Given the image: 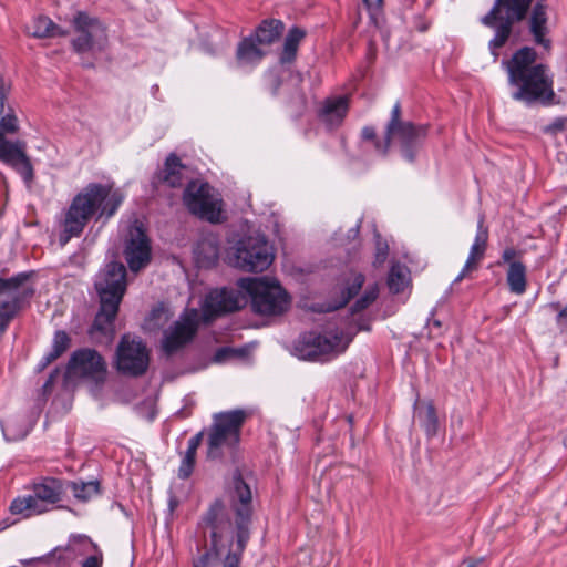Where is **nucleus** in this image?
I'll use <instances>...</instances> for the list:
<instances>
[{
  "instance_id": "11",
  "label": "nucleus",
  "mask_w": 567,
  "mask_h": 567,
  "mask_svg": "<svg viewBox=\"0 0 567 567\" xmlns=\"http://www.w3.org/2000/svg\"><path fill=\"white\" fill-rule=\"evenodd\" d=\"M183 202L193 215L212 223L219 220L221 199L208 183L189 182L185 188Z\"/></svg>"
},
{
  "instance_id": "5",
  "label": "nucleus",
  "mask_w": 567,
  "mask_h": 567,
  "mask_svg": "<svg viewBox=\"0 0 567 567\" xmlns=\"http://www.w3.org/2000/svg\"><path fill=\"white\" fill-rule=\"evenodd\" d=\"M533 0H496L491 11L482 18V23L494 29L495 34L488 47L496 60L497 50L508 41L516 22L525 19Z\"/></svg>"
},
{
  "instance_id": "39",
  "label": "nucleus",
  "mask_w": 567,
  "mask_h": 567,
  "mask_svg": "<svg viewBox=\"0 0 567 567\" xmlns=\"http://www.w3.org/2000/svg\"><path fill=\"white\" fill-rule=\"evenodd\" d=\"M364 275L361 272H354L352 274L350 280L347 282L346 286V301L358 295L360 289L362 288V285L364 282Z\"/></svg>"
},
{
  "instance_id": "48",
  "label": "nucleus",
  "mask_w": 567,
  "mask_h": 567,
  "mask_svg": "<svg viewBox=\"0 0 567 567\" xmlns=\"http://www.w3.org/2000/svg\"><path fill=\"white\" fill-rule=\"evenodd\" d=\"M475 269H466V264L464 265L462 271L460 272V275L456 277L455 281L458 282L461 281L463 278H465L470 272L474 271Z\"/></svg>"
},
{
  "instance_id": "15",
  "label": "nucleus",
  "mask_w": 567,
  "mask_h": 567,
  "mask_svg": "<svg viewBox=\"0 0 567 567\" xmlns=\"http://www.w3.org/2000/svg\"><path fill=\"white\" fill-rule=\"evenodd\" d=\"M247 305V296L236 289H214L205 297L203 303V316L205 320L227 312H234Z\"/></svg>"
},
{
  "instance_id": "26",
  "label": "nucleus",
  "mask_w": 567,
  "mask_h": 567,
  "mask_svg": "<svg viewBox=\"0 0 567 567\" xmlns=\"http://www.w3.org/2000/svg\"><path fill=\"white\" fill-rule=\"evenodd\" d=\"M488 241V230L484 227V217L481 216L477 224V233L471 246L466 260V269H477L484 258Z\"/></svg>"
},
{
  "instance_id": "4",
  "label": "nucleus",
  "mask_w": 567,
  "mask_h": 567,
  "mask_svg": "<svg viewBox=\"0 0 567 567\" xmlns=\"http://www.w3.org/2000/svg\"><path fill=\"white\" fill-rule=\"evenodd\" d=\"M6 91L0 79V161L13 168L21 175L25 184L30 185L34 173L30 158L25 154L27 144L23 141L10 142L4 133L13 134L18 132L19 124L14 114L4 115Z\"/></svg>"
},
{
  "instance_id": "23",
  "label": "nucleus",
  "mask_w": 567,
  "mask_h": 567,
  "mask_svg": "<svg viewBox=\"0 0 567 567\" xmlns=\"http://www.w3.org/2000/svg\"><path fill=\"white\" fill-rule=\"evenodd\" d=\"M349 110V99L346 95L327 97L319 110L320 120L331 128L342 124Z\"/></svg>"
},
{
  "instance_id": "33",
  "label": "nucleus",
  "mask_w": 567,
  "mask_h": 567,
  "mask_svg": "<svg viewBox=\"0 0 567 567\" xmlns=\"http://www.w3.org/2000/svg\"><path fill=\"white\" fill-rule=\"evenodd\" d=\"M400 117H401V106H400V103H395V105L393 106V109L391 111V118L386 125L384 141L377 142V150L382 155H386V153L390 148L391 141H392V134L395 132V128L405 123V122H402L400 120Z\"/></svg>"
},
{
  "instance_id": "16",
  "label": "nucleus",
  "mask_w": 567,
  "mask_h": 567,
  "mask_svg": "<svg viewBox=\"0 0 567 567\" xmlns=\"http://www.w3.org/2000/svg\"><path fill=\"white\" fill-rule=\"evenodd\" d=\"M231 505L237 514V526L239 529L238 544L244 547V526L248 523L251 514V491L241 475L236 473L229 489Z\"/></svg>"
},
{
  "instance_id": "7",
  "label": "nucleus",
  "mask_w": 567,
  "mask_h": 567,
  "mask_svg": "<svg viewBox=\"0 0 567 567\" xmlns=\"http://www.w3.org/2000/svg\"><path fill=\"white\" fill-rule=\"evenodd\" d=\"M248 417L243 409L214 414L213 424L208 431L207 457L220 458L226 452H231L239 443L240 430Z\"/></svg>"
},
{
  "instance_id": "30",
  "label": "nucleus",
  "mask_w": 567,
  "mask_h": 567,
  "mask_svg": "<svg viewBox=\"0 0 567 567\" xmlns=\"http://www.w3.org/2000/svg\"><path fill=\"white\" fill-rule=\"evenodd\" d=\"M202 440L203 432L197 433L188 440L187 449L178 467V477L185 480L192 475L195 466L197 450L202 444Z\"/></svg>"
},
{
  "instance_id": "3",
  "label": "nucleus",
  "mask_w": 567,
  "mask_h": 567,
  "mask_svg": "<svg viewBox=\"0 0 567 567\" xmlns=\"http://www.w3.org/2000/svg\"><path fill=\"white\" fill-rule=\"evenodd\" d=\"M95 289L100 297V310L94 319L91 333L99 331L105 336L114 332V319L126 291V269L123 264L112 261L99 272Z\"/></svg>"
},
{
  "instance_id": "51",
  "label": "nucleus",
  "mask_w": 567,
  "mask_h": 567,
  "mask_svg": "<svg viewBox=\"0 0 567 567\" xmlns=\"http://www.w3.org/2000/svg\"><path fill=\"white\" fill-rule=\"evenodd\" d=\"M360 329L361 330H370L369 326H361Z\"/></svg>"
},
{
  "instance_id": "38",
  "label": "nucleus",
  "mask_w": 567,
  "mask_h": 567,
  "mask_svg": "<svg viewBox=\"0 0 567 567\" xmlns=\"http://www.w3.org/2000/svg\"><path fill=\"white\" fill-rule=\"evenodd\" d=\"M70 347V338L64 331H56L53 338L52 357H60Z\"/></svg>"
},
{
  "instance_id": "49",
  "label": "nucleus",
  "mask_w": 567,
  "mask_h": 567,
  "mask_svg": "<svg viewBox=\"0 0 567 567\" xmlns=\"http://www.w3.org/2000/svg\"><path fill=\"white\" fill-rule=\"evenodd\" d=\"M564 320H567V305L558 312L557 315V322H561Z\"/></svg>"
},
{
  "instance_id": "8",
  "label": "nucleus",
  "mask_w": 567,
  "mask_h": 567,
  "mask_svg": "<svg viewBox=\"0 0 567 567\" xmlns=\"http://www.w3.org/2000/svg\"><path fill=\"white\" fill-rule=\"evenodd\" d=\"M350 342L351 338L338 331L307 332L296 341L293 351L302 360L328 361L344 352Z\"/></svg>"
},
{
  "instance_id": "28",
  "label": "nucleus",
  "mask_w": 567,
  "mask_h": 567,
  "mask_svg": "<svg viewBox=\"0 0 567 567\" xmlns=\"http://www.w3.org/2000/svg\"><path fill=\"white\" fill-rule=\"evenodd\" d=\"M28 33L38 39L65 37L69 34L68 31L62 30L50 18L42 16L33 19L28 28Z\"/></svg>"
},
{
  "instance_id": "47",
  "label": "nucleus",
  "mask_w": 567,
  "mask_h": 567,
  "mask_svg": "<svg viewBox=\"0 0 567 567\" xmlns=\"http://www.w3.org/2000/svg\"><path fill=\"white\" fill-rule=\"evenodd\" d=\"M58 374H59V371H58V370H55L54 372H52V373L50 374L49 379L47 380V382H45V383H44V385H43V388H44V390H45V391H48V390H50V389H51V386H52V384H53V382H54V379H55V377H56Z\"/></svg>"
},
{
  "instance_id": "21",
  "label": "nucleus",
  "mask_w": 567,
  "mask_h": 567,
  "mask_svg": "<svg viewBox=\"0 0 567 567\" xmlns=\"http://www.w3.org/2000/svg\"><path fill=\"white\" fill-rule=\"evenodd\" d=\"M528 30L533 37V41L549 51L551 41L548 38V14L547 4L543 0H538L532 8L528 18Z\"/></svg>"
},
{
  "instance_id": "42",
  "label": "nucleus",
  "mask_w": 567,
  "mask_h": 567,
  "mask_svg": "<svg viewBox=\"0 0 567 567\" xmlns=\"http://www.w3.org/2000/svg\"><path fill=\"white\" fill-rule=\"evenodd\" d=\"M389 254V246L385 240H383L379 235L375 236V256L373 265L375 267L382 266Z\"/></svg>"
},
{
  "instance_id": "31",
  "label": "nucleus",
  "mask_w": 567,
  "mask_h": 567,
  "mask_svg": "<svg viewBox=\"0 0 567 567\" xmlns=\"http://www.w3.org/2000/svg\"><path fill=\"white\" fill-rule=\"evenodd\" d=\"M506 281L509 291L523 295L527 289V268L524 264H513L507 268Z\"/></svg>"
},
{
  "instance_id": "46",
  "label": "nucleus",
  "mask_w": 567,
  "mask_h": 567,
  "mask_svg": "<svg viewBox=\"0 0 567 567\" xmlns=\"http://www.w3.org/2000/svg\"><path fill=\"white\" fill-rule=\"evenodd\" d=\"M58 357H52V353L49 352L48 354H45L42 360L40 361L39 363V367H38V370L39 371H42L44 370L49 364H51L54 360H56Z\"/></svg>"
},
{
  "instance_id": "32",
  "label": "nucleus",
  "mask_w": 567,
  "mask_h": 567,
  "mask_svg": "<svg viewBox=\"0 0 567 567\" xmlns=\"http://www.w3.org/2000/svg\"><path fill=\"white\" fill-rule=\"evenodd\" d=\"M409 284L410 270L408 267L401 264H393L388 277V286L390 291L393 293H400L404 291Z\"/></svg>"
},
{
  "instance_id": "17",
  "label": "nucleus",
  "mask_w": 567,
  "mask_h": 567,
  "mask_svg": "<svg viewBox=\"0 0 567 567\" xmlns=\"http://www.w3.org/2000/svg\"><path fill=\"white\" fill-rule=\"evenodd\" d=\"M124 256L130 269L137 272L151 261V245L141 225L128 230Z\"/></svg>"
},
{
  "instance_id": "29",
  "label": "nucleus",
  "mask_w": 567,
  "mask_h": 567,
  "mask_svg": "<svg viewBox=\"0 0 567 567\" xmlns=\"http://www.w3.org/2000/svg\"><path fill=\"white\" fill-rule=\"evenodd\" d=\"M306 31L301 28H291L284 41V48L280 54V63H291L295 61L300 42L305 39Z\"/></svg>"
},
{
  "instance_id": "43",
  "label": "nucleus",
  "mask_w": 567,
  "mask_h": 567,
  "mask_svg": "<svg viewBox=\"0 0 567 567\" xmlns=\"http://www.w3.org/2000/svg\"><path fill=\"white\" fill-rule=\"evenodd\" d=\"M206 246L209 247L208 258L212 261H216L218 259L219 250L215 238H206L198 245V250H203Z\"/></svg>"
},
{
  "instance_id": "6",
  "label": "nucleus",
  "mask_w": 567,
  "mask_h": 567,
  "mask_svg": "<svg viewBox=\"0 0 567 567\" xmlns=\"http://www.w3.org/2000/svg\"><path fill=\"white\" fill-rule=\"evenodd\" d=\"M238 287L250 299L254 312L261 316H280L290 307V298L275 280L262 278H241Z\"/></svg>"
},
{
  "instance_id": "2",
  "label": "nucleus",
  "mask_w": 567,
  "mask_h": 567,
  "mask_svg": "<svg viewBox=\"0 0 567 567\" xmlns=\"http://www.w3.org/2000/svg\"><path fill=\"white\" fill-rule=\"evenodd\" d=\"M536 51L524 47L516 51L509 61L504 62L509 83L518 89L513 93V99L528 104H551L555 97L553 75L546 64H536Z\"/></svg>"
},
{
  "instance_id": "36",
  "label": "nucleus",
  "mask_w": 567,
  "mask_h": 567,
  "mask_svg": "<svg viewBox=\"0 0 567 567\" xmlns=\"http://www.w3.org/2000/svg\"><path fill=\"white\" fill-rule=\"evenodd\" d=\"M2 432L4 437L8 441H18L23 439L28 432L29 429L27 425H18L16 420H7L1 424Z\"/></svg>"
},
{
  "instance_id": "24",
  "label": "nucleus",
  "mask_w": 567,
  "mask_h": 567,
  "mask_svg": "<svg viewBox=\"0 0 567 567\" xmlns=\"http://www.w3.org/2000/svg\"><path fill=\"white\" fill-rule=\"evenodd\" d=\"M156 178L158 183L168 187H181L188 179L187 167L182 164L175 154H171Z\"/></svg>"
},
{
  "instance_id": "9",
  "label": "nucleus",
  "mask_w": 567,
  "mask_h": 567,
  "mask_svg": "<svg viewBox=\"0 0 567 567\" xmlns=\"http://www.w3.org/2000/svg\"><path fill=\"white\" fill-rule=\"evenodd\" d=\"M62 494L63 486L60 480L42 478L33 484L32 494L12 501L10 512L24 518L43 514L61 501Z\"/></svg>"
},
{
  "instance_id": "18",
  "label": "nucleus",
  "mask_w": 567,
  "mask_h": 567,
  "mask_svg": "<svg viewBox=\"0 0 567 567\" xmlns=\"http://www.w3.org/2000/svg\"><path fill=\"white\" fill-rule=\"evenodd\" d=\"M204 525L210 529L212 551L219 555V544L231 529V522L221 502L216 501L203 517Z\"/></svg>"
},
{
  "instance_id": "50",
  "label": "nucleus",
  "mask_w": 567,
  "mask_h": 567,
  "mask_svg": "<svg viewBox=\"0 0 567 567\" xmlns=\"http://www.w3.org/2000/svg\"><path fill=\"white\" fill-rule=\"evenodd\" d=\"M363 2L368 6V7H378L381 4L382 0H363Z\"/></svg>"
},
{
  "instance_id": "34",
  "label": "nucleus",
  "mask_w": 567,
  "mask_h": 567,
  "mask_svg": "<svg viewBox=\"0 0 567 567\" xmlns=\"http://www.w3.org/2000/svg\"><path fill=\"white\" fill-rule=\"evenodd\" d=\"M417 417L427 435L433 436L437 432V415L432 402H426L417 411Z\"/></svg>"
},
{
  "instance_id": "35",
  "label": "nucleus",
  "mask_w": 567,
  "mask_h": 567,
  "mask_svg": "<svg viewBox=\"0 0 567 567\" xmlns=\"http://www.w3.org/2000/svg\"><path fill=\"white\" fill-rule=\"evenodd\" d=\"M71 491L74 497L85 502L100 493V484L97 481L73 482L71 483Z\"/></svg>"
},
{
  "instance_id": "13",
  "label": "nucleus",
  "mask_w": 567,
  "mask_h": 567,
  "mask_svg": "<svg viewBox=\"0 0 567 567\" xmlns=\"http://www.w3.org/2000/svg\"><path fill=\"white\" fill-rule=\"evenodd\" d=\"M150 354L140 338L123 336L116 351V367L124 374L137 377L146 372Z\"/></svg>"
},
{
  "instance_id": "14",
  "label": "nucleus",
  "mask_w": 567,
  "mask_h": 567,
  "mask_svg": "<svg viewBox=\"0 0 567 567\" xmlns=\"http://www.w3.org/2000/svg\"><path fill=\"white\" fill-rule=\"evenodd\" d=\"M65 377L84 378L95 383L103 382L106 377V362L94 349L78 350L70 358Z\"/></svg>"
},
{
  "instance_id": "10",
  "label": "nucleus",
  "mask_w": 567,
  "mask_h": 567,
  "mask_svg": "<svg viewBox=\"0 0 567 567\" xmlns=\"http://www.w3.org/2000/svg\"><path fill=\"white\" fill-rule=\"evenodd\" d=\"M274 251L264 235L257 234L240 239L230 257V262L244 271H264L274 260Z\"/></svg>"
},
{
  "instance_id": "52",
  "label": "nucleus",
  "mask_w": 567,
  "mask_h": 567,
  "mask_svg": "<svg viewBox=\"0 0 567 567\" xmlns=\"http://www.w3.org/2000/svg\"><path fill=\"white\" fill-rule=\"evenodd\" d=\"M468 567H475V565L474 564H468Z\"/></svg>"
},
{
  "instance_id": "19",
  "label": "nucleus",
  "mask_w": 567,
  "mask_h": 567,
  "mask_svg": "<svg viewBox=\"0 0 567 567\" xmlns=\"http://www.w3.org/2000/svg\"><path fill=\"white\" fill-rule=\"evenodd\" d=\"M196 317L197 312L193 310L192 316L182 317L166 331L163 340V349L166 353L171 354L177 351L193 339L197 329Z\"/></svg>"
},
{
  "instance_id": "1",
  "label": "nucleus",
  "mask_w": 567,
  "mask_h": 567,
  "mask_svg": "<svg viewBox=\"0 0 567 567\" xmlns=\"http://www.w3.org/2000/svg\"><path fill=\"white\" fill-rule=\"evenodd\" d=\"M123 195L111 185L90 183L72 199L60 221L62 228L59 243L65 246L71 238L79 237L91 218H111L123 202Z\"/></svg>"
},
{
  "instance_id": "44",
  "label": "nucleus",
  "mask_w": 567,
  "mask_h": 567,
  "mask_svg": "<svg viewBox=\"0 0 567 567\" xmlns=\"http://www.w3.org/2000/svg\"><path fill=\"white\" fill-rule=\"evenodd\" d=\"M361 137L362 140L364 141H371L374 145V150L377 153H379L380 155H382L378 150H377V142H381L380 140L377 138V134H375V130L374 127L372 126H364L361 131Z\"/></svg>"
},
{
  "instance_id": "12",
  "label": "nucleus",
  "mask_w": 567,
  "mask_h": 567,
  "mask_svg": "<svg viewBox=\"0 0 567 567\" xmlns=\"http://www.w3.org/2000/svg\"><path fill=\"white\" fill-rule=\"evenodd\" d=\"M72 24L75 32L72 45L76 52L103 51L107 45L106 27L97 18L80 11L74 16Z\"/></svg>"
},
{
  "instance_id": "25",
  "label": "nucleus",
  "mask_w": 567,
  "mask_h": 567,
  "mask_svg": "<svg viewBox=\"0 0 567 567\" xmlns=\"http://www.w3.org/2000/svg\"><path fill=\"white\" fill-rule=\"evenodd\" d=\"M266 51L259 45L252 35L244 38L237 45L236 61L238 65H256L264 56Z\"/></svg>"
},
{
  "instance_id": "22",
  "label": "nucleus",
  "mask_w": 567,
  "mask_h": 567,
  "mask_svg": "<svg viewBox=\"0 0 567 567\" xmlns=\"http://www.w3.org/2000/svg\"><path fill=\"white\" fill-rule=\"evenodd\" d=\"M426 136V127L416 126L411 122H406L395 128L392 140H396L401 145L402 155L408 161L414 159L413 147H415Z\"/></svg>"
},
{
  "instance_id": "40",
  "label": "nucleus",
  "mask_w": 567,
  "mask_h": 567,
  "mask_svg": "<svg viewBox=\"0 0 567 567\" xmlns=\"http://www.w3.org/2000/svg\"><path fill=\"white\" fill-rule=\"evenodd\" d=\"M212 558V553L204 554L197 561L194 563V567H208L209 560ZM239 566V556L236 554H228L224 567H238Z\"/></svg>"
},
{
  "instance_id": "20",
  "label": "nucleus",
  "mask_w": 567,
  "mask_h": 567,
  "mask_svg": "<svg viewBox=\"0 0 567 567\" xmlns=\"http://www.w3.org/2000/svg\"><path fill=\"white\" fill-rule=\"evenodd\" d=\"M33 293L34 288L30 284V274L20 272L8 279L0 278V296H8L7 301L14 302L20 308Z\"/></svg>"
},
{
  "instance_id": "27",
  "label": "nucleus",
  "mask_w": 567,
  "mask_h": 567,
  "mask_svg": "<svg viewBox=\"0 0 567 567\" xmlns=\"http://www.w3.org/2000/svg\"><path fill=\"white\" fill-rule=\"evenodd\" d=\"M285 29L282 21L277 19H266L260 22L251 34L259 45L268 47L279 40Z\"/></svg>"
},
{
  "instance_id": "45",
  "label": "nucleus",
  "mask_w": 567,
  "mask_h": 567,
  "mask_svg": "<svg viewBox=\"0 0 567 567\" xmlns=\"http://www.w3.org/2000/svg\"><path fill=\"white\" fill-rule=\"evenodd\" d=\"M103 564V556L101 553L87 557L82 567H102Z\"/></svg>"
},
{
  "instance_id": "41",
  "label": "nucleus",
  "mask_w": 567,
  "mask_h": 567,
  "mask_svg": "<svg viewBox=\"0 0 567 567\" xmlns=\"http://www.w3.org/2000/svg\"><path fill=\"white\" fill-rule=\"evenodd\" d=\"M523 256V251L517 250L514 247H506L501 256V259L497 261V265L501 266L503 264H506L508 267L513 264H523L520 260Z\"/></svg>"
},
{
  "instance_id": "37",
  "label": "nucleus",
  "mask_w": 567,
  "mask_h": 567,
  "mask_svg": "<svg viewBox=\"0 0 567 567\" xmlns=\"http://www.w3.org/2000/svg\"><path fill=\"white\" fill-rule=\"evenodd\" d=\"M379 296V287L377 284L370 285L363 295L355 301L352 307L353 312H359L372 305Z\"/></svg>"
}]
</instances>
